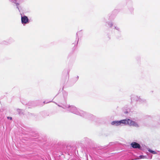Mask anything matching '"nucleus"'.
Instances as JSON below:
<instances>
[{
	"label": "nucleus",
	"mask_w": 160,
	"mask_h": 160,
	"mask_svg": "<svg viewBox=\"0 0 160 160\" xmlns=\"http://www.w3.org/2000/svg\"><path fill=\"white\" fill-rule=\"evenodd\" d=\"M124 120L125 121V123H124L125 125H128L130 126L135 127L138 126V124L134 121L129 119H126Z\"/></svg>",
	"instance_id": "f257e3e1"
},
{
	"label": "nucleus",
	"mask_w": 160,
	"mask_h": 160,
	"mask_svg": "<svg viewBox=\"0 0 160 160\" xmlns=\"http://www.w3.org/2000/svg\"><path fill=\"white\" fill-rule=\"evenodd\" d=\"M21 22L22 24H27L29 22L28 19V17L24 16L21 17Z\"/></svg>",
	"instance_id": "f03ea898"
},
{
	"label": "nucleus",
	"mask_w": 160,
	"mask_h": 160,
	"mask_svg": "<svg viewBox=\"0 0 160 160\" xmlns=\"http://www.w3.org/2000/svg\"><path fill=\"white\" fill-rule=\"evenodd\" d=\"M131 146L134 148H140V144L135 142H132L131 143Z\"/></svg>",
	"instance_id": "7ed1b4c3"
},
{
	"label": "nucleus",
	"mask_w": 160,
	"mask_h": 160,
	"mask_svg": "<svg viewBox=\"0 0 160 160\" xmlns=\"http://www.w3.org/2000/svg\"><path fill=\"white\" fill-rule=\"evenodd\" d=\"M125 120H124L123 119V120H121L120 121H116V126H118V125H120V124L121 123H123V124H124V123H125Z\"/></svg>",
	"instance_id": "20e7f679"
},
{
	"label": "nucleus",
	"mask_w": 160,
	"mask_h": 160,
	"mask_svg": "<svg viewBox=\"0 0 160 160\" xmlns=\"http://www.w3.org/2000/svg\"><path fill=\"white\" fill-rule=\"evenodd\" d=\"M149 151L151 153H153V154H157V152H156L153 151H152V150H149Z\"/></svg>",
	"instance_id": "39448f33"
},
{
	"label": "nucleus",
	"mask_w": 160,
	"mask_h": 160,
	"mask_svg": "<svg viewBox=\"0 0 160 160\" xmlns=\"http://www.w3.org/2000/svg\"><path fill=\"white\" fill-rule=\"evenodd\" d=\"M116 121H113L112 122V125H116Z\"/></svg>",
	"instance_id": "423d86ee"
},
{
	"label": "nucleus",
	"mask_w": 160,
	"mask_h": 160,
	"mask_svg": "<svg viewBox=\"0 0 160 160\" xmlns=\"http://www.w3.org/2000/svg\"><path fill=\"white\" fill-rule=\"evenodd\" d=\"M7 118L8 119H9L10 120H12V118L11 117H7Z\"/></svg>",
	"instance_id": "0eeeda50"
},
{
	"label": "nucleus",
	"mask_w": 160,
	"mask_h": 160,
	"mask_svg": "<svg viewBox=\"0 0 160 160\" xmlns=\"http://www.w3.org/2000/svg\"><path fill=\"white\" fill-rule=\"evenodd\" d=\"M128 113V112L127 111H126V112H125V113L126 114L127 113Z\"/></svg>",
	"instance_id": "6e6552de"
},
{
	"label": "nucleus",
	"mask_w": 160,
	"mask_h": 160,
	"mask_svg": "<svg viewBox=\"0 0 160 160\" xmlns=\"http://www.w3.org/2000/svg\"><path fill=\"white\" fill-rule=\"evenodd\" d=\"M142 156H140V158H142Z\"/></svg>",
	"instance_id": "1a4fd4ad"
}]
</instances>
